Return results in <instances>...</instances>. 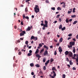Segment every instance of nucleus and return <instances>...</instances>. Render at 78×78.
<instances>
[{"instance_id":"nucleus-1","label":"nucleus","mask_w":78,"mask_h":78,"mask_svg":"<svg viewBox=\"0 0 78 78\" xmlns=\"http://www.w3.org/2000/svg\"><path fill=\"white\" fill-rule=\"evenodd\" d=\"M70 45H68V47L69 48H72L73 45H75V42L71 41L69 42Z\"/></svg>"},{"instance_id":"nucleus-2","label":"nucleus","mask_w":78,"mask_h":78,"mask_svg":"<svg viewBox=\"0 0 78 78\" xmlns=\"http://www.w3.org/2000/svg\"><path fill=\"white\" fill-rule=\"evenodd\" d=\"M38 7V6L37 5H35V7L34 8L36 14H37V12H39V9L37 8Z\"/></svg>"},{"instance_id":"nucleus-3","label":"nucleus","mask_w":78,"mask_h":78,"mask_svg":"<svg viewBox=\"0 0 78 78\" xmlns=\"http://www.w3.org/2000/svg\"><path fill=\"white\" fill-rule=\"evenodd\" d=\"M43 27H42V29L43 30H45L46 28H48V25H46L45 24H43Z\"/></svg>"},{"instance_id":"nucleus-4","label":"nucleus","mask_w":78,"mask_h":78,"mask_svg":"<svg viewBox=\"0 0 78 78\" xmlns=\"http://www.w3.org/2000/svg\"><path fill=\"white\" fill-rule=\"evenodd\" d=\"M25 31H23L20 34V36H24V34H26Z\"/></svg>"},{"instance_id":"nucleus-5","label":"nucleus","mask_w":78,"mask_h":78,"mask_svg":"<svg viewBox=\"0 0 78 78\" xmlns=\"http://www.w3.org/2000/svg\"><path fill=\"white\" fill-rule=\"evenodd\" d=\"M48 54V51L47 50H45L44 53V55H47Z\"/></svg>"},{"instance_id":"nucleus-6","label":"nucleus","mask_w":78,"mask_h":78,"mask_svg":"<svg viewBox=\"0 0 78 78\" xmlns=\"http://www.w3.org/2000/svg\"><path fill=\"white\" fill-rule=\"evenodd\" d=\"M69 55L70 57H72L73 54L71 52H69Z\"/></svg>"},{"instance_id":"nucleus-7","label":"nucleus","mask_w":78,"mask_h":78,"mask_svg":"<svg viewBox=\"0 0 78 78\" xmlns=\"http://www.w3.org/2000/svg\"><path fill=\"white\" fill-rule=\"evenodd\" d=\"M50 62V60H48L47 61H46V62L45 63V66H47V64L49 63V62Z\"/></svg>"},{"instance_id":"nucleus-8","label":"nucleus","mask_w":78,"mask_h":78,"mask_svg":"<svg viewBox=\"0 0 78 78\" xmlns=\"http://www.w3.org/2000/svg\"><path fill=\"white\" fill-rule=\"evenodd\" d=\"M69 53V52L68 51H66L65 52V54L66 55H68Z\"/></svg>"},{"instance_id":"nucleus-9","label":"nucleus","mask_w":78,"mask_h":78,"mask_svg":"<svg viewBox=\"0 0 78 78\" xmlns=\"http://www.w3.org/2000/svg\"><path fill=\"white\" fill-rule=\"evenodd\" d=\"M69 10L70 11H68V14H70V13H71V12H72V9H70Z\"/></svg>"},{"instance_id":"nucleus-10","label":"nucleus","mask_w":78,"mask_h":78,"mask_svg":"<svg viewBox=\"0 0 78 78\" xmlns=\"http://www.w3.org/2000/svg\"><path fill=\"white\" fill-rule=\"evenodd\" d=\"M52 70L54 71V70H55L56 71V67H53L52 69Z\"/></svg>"},{"instance_id":"nucleus-11","label":"nucleus","mask_w":78,"mask_h":78,"mask_svg":"<svg viewBox=\"0 0 78 78\" xmlns=\"http://www.w3.org/2000/svg\"><path fill=\"white\" fill-rule=\"evenodd\" d=\"M31 30V28L30 26L28 27L27 29V31H30Z\"/></svg>"},{"instance_id":"nucleus-12","label":"nucleus","mask_w":78,"mask_h":78,"mask_svg":"<svg viewBox=\"0 0 78 78\" xmlns=\"http://www.w3.org/2000/svg\"><path fill=\"white\" fill-rule=\"evenodd\" d=\"M39 53V49H37L35 53V54H37V53Z\"/></svg>"},{"instance_id":"nucleus-13","label":"nucleus","mask_w":78,"mask_h":78,"mask_svg":"<svg viewBox=\"0 0 78 78\" xmlns=\"http://www.w3.org/2000/svg\"><path fill=\"white\" fill-rule=\"evenodd\" d=\"M36 56L37 57V58H41V55H39V54H37L36 55Z\"/></svg>"},{"instance_id":"nucleus-14","label":"nucleus","mask_w":78,"mask_h":78,"mask_svg":"<svg viewBox=\"0 0 78 78\" xmlns=\"http://www.w3.org/2000/svg\"><path fill=\"white\" fill-rule=\"evenodd\" d=\"M45 24L44 25H48V21H47L45 20Z\"/></svg>"},{"instance_id":"nucleus-15","label":"nucleus","mask_w":78,"mask_h":78,"mask_svg":"<svg viewBox=\"0 0 78 78\" xmlns=\"http://www.w3.org/2000/svg\"><path fill=\"white\" fill-rule=\"evenodd\" d=\"M30 66L31 67H33L34 66V64L33 63H30Z\"/></svg>"},{"instance_id":"nucleus-16","label":"nucleus","mask_w":78,"mask_h":78,"mask_svg":"<svg viewBox=\"0 0 78 78\" xmlns=\"http://www.w3.org/2000/svg\"><path fill=\"white\" fill-rule=\"evenodd\" d=\"M23 19H25V17H26L25 16V14H23Z\"/></svg>"},{"instance_id":"nucleus-17","label":"nucleus","mask_w":78,"mask_h":78,"mask_svg":"<svg viewBox=\"0 0 78 78\" xmlns=\"http://www.w3.org/2000/svg\"><path fill=\"white\" fill-rule=\"evenodd\" d=\"M57 10L58 11H59V10H61V7H58L57 8Z\"/></svg>"},{"instance_id":"nucleus-18","label":"nucleus","mask_w":78,"mask_h":78,"mask_svg":"<svg viewBox=\"0 0 78 78\" xmlns=\"http://www.w3.org/2000/svg\"><path fill=\"white\" fill-rule=\"evenodd\" d=\"M32 55V54L31 53H29L27 54V56H31Z\"/></svg>"},{"instance_id":"nucleus-19","label":"nucleus","mask_w":78,"mask_h":78,"mask_svg":"<svg viewBox=\"0 0 78 78\" xmlns=\"http://www.w3.org/2000/svg\"><path fill=\"white\" fill-rule=\"evenodd\" d=\"M62 37H61L60 39L59 42H62Z\"/></svg>"},{"instance_id":"nucleus-20","label":"nucleus","mask_w":78,"mask_h":78,"mask_svg":"<svg viewBox=\"0 0 78 78\" xmlns=\"http://www.w3.org/2000/svg\"><path fill=\"white\" fill-rule=\"evenodd\" d=\"M62 25L61 24L59 26V29H62Z\"/></svg>"},{"instance_id":"nucleus-21","label":"nucleus","mask_w":78,"mask_h":78,"mask_svg":"<svg viewBox=\"0 0 78 78\" xmlns=\"http://www.w3.org/2000/svg\"><path fill=\"white\" fill-rule=\"evenodd\" d=\"M76 23H77V21H75L73 23V25H75Z\"/></svg>"},{"instance_id":"nucleus-22","label":"nucleus","mask_w":78,"mask_h":78,"mask_svg":"<svg viewBox=\"0 0 78 78\" xmlns=\"http://www.w3.org/2000/svg\"><path fill=\"white\" fill-rule=\"evenodd\" d=\"M66 30V27H64L63 28H62V31H64V30Z\"/></svg>"},{"instance_id":"nucleus-23","label":"nucleus","mask_w":78,"mask_h":78,"mask_svg":"<svg viewBox=\"0 0 78 78\" xmlns=\"http://www.w3.org/2000/svg\"><path fill=\"white\" fill-rule=\"evenodd\" d=\"M76 15H72L71 17H72V18H74L75 17H76Z\"/></svg>"},{"instance_id":"nucleus-24","label":"nucleus","mask_w":78,"mask_h":78,"mask_svg":"<svg viewBox=\"0 0 78 78\" xmlns=\"http://www.w3.org/2000/svg\"><path fill=\"white\" fill-rule=\"evenodd\" d=\"M34 36H32L31 37V40H32V39H34Z\"/></svg>"},{"instance_id":"nucleus-25","label":"nucleus","mask_w":78,"mask_h":78,"mask_svg":"<svg viewBox=\"0 0 78 78\" xmlns=\"http://www.w3.org/2000/svg\"><path fill=\"white\" fill-rule=\"evenodd\" d=\"M34 39L35 41H37V38L36 37H34Z\"/></svg>"},{"instance_id":"nucleus-26","label":"nucleus","mask_w":78,"mask_h":78,"mask_svg":"<svg viewBox=\"0 0 78 78\" xmlns=\"http://www.w3.org/2000/svg\"><path fill=\"white\" fill-rule=\"evenodd\" d=\"M75 7H74L73 8V12L74 13L75 12Z\"/></svg>"},{"instance_id":"nucleus-27","label":"nucleus","mask_w":78,"mask_h":78,"mask_svg":"<svg viewBox=\"0 0 78 78\" xmlns=\"http://www.w3.org/2000/svg\"><path fill=\"white\" fill-rule=\"evenodd\" d=\"M45 61H46V58H43V62H45Z\"/></svg>"},{"instance_id":"nucleus-28","label":"nucleus","mask_w":78,"mask_h":78,"mask_svg":"<svg viewBox=\"0 0 78 78\" xmlns=\"http://www.w3.org/2000/svg\"><path fill=\"white\" fill-rule=\"evenodd\" d=\"M41 26H43V25L44 24L43 23H44V22H43V21H41Z\"/></svg>"},{"instance_id":"nucleus-29","label":"nucleus","mask_w":78,"mask_h":78,"mask_svg":"<svg viewBox=\"0 0 78 78\" xmlns=\"http://www.w3.org/2000/svg\"><path fill=\"white\" fill-rule=\"evenodd\" d=\"M25 19H27V20H29V17L28 16H26L25 17Z\"/></svg>"},{"instance_id":"nucleus-30","label":"nucleus","mask_w":78,"mask_h":78,"mask_svg":"<svg viewBox=\"0 0 78 78\" xmlns=\"http://www.w3.org/2000/svg\"><path fill=\"white\" fill-rule=\"evenodd\" d=\"M25 11H26V12H28V8H26L25 9Z\"/></svg>"},{"instance_id":"nucleus-31","label":"nucleus","mask_w":78,"mask_h":78,"mask_svg":"<svg viewBox=\"0 0 78 78\" xmlns=\"http://www.w3.org/2000/svg\"><path fill=\"white\" fill-rule=\"evenodd\" d=\"M69 22V20H68V19H66V23H68Z\"/></svg>"},{"instance_id":"nucleus-32","label":"nucleus","mask_w":78,"mask_h":78,"mask_svg":"<svg viewBox=\"0 0 78 78\" xmlns=\"http://www.w3.org/2000/svg\"><path fill=\"white\" fill-rule=\"evenodd\" d=\"M63 7L64 8H66V3H64L63 5Z\"/></svg>"},{"instance_id":"nucleus-33","label":"nucleus","mask_w":78,"mask_h":78,"mask_svg":"<svg viewBox=\"0 0 78 78\" xmlns=\"http://www.w3.org/2000/svg\"><path fill=\"white\" fill-rule=\"evenodd\" d=\"M62 78H66V75H65V74H63L62 75Z\"/></svg>"},{"instance_id":"nucleus-34","label":"nucleus","mask_w":78,"mask_h":78,"mask_svg":"<svg viewBox=\"0 0 78 78\" xmlns=\"http://www.w3.org/2000/svg\"><path fill=\"white\" fill-rule=\"evenodd\" d=\"M35 66L37 67H39L40 66H39V64H37Z\"/></svg>"},{"instance_id":"nucleus-35","label":"nucleus","mask_w":78,"mask_h":78,"mask_svg":"<svg viewBox=\"0 0 78 78\" xmlns=\"http://www.w3.org/2000/svg\"><path fill=\"white\" fill-rule=\"evenodd\" d=\"M43 70H46V67H45V66H44L43 67Z\"/></svg>"},{"instance_id":"nucleus-36","label":"nucleus","mask_w":78,"mask_h":78,"mask_svg":"<svg viewBox=\"0 0 78 78\" xmlns=\"http://www.w3.org/2000/svg\"><path fill=\"white\" fill-rule=\"evenodd\" d=\"M57 55V52L56 51H55L54 52V55Z\"/></svg>"},{"instance_id":"nucleus-37","label":"nucleus","mask_w":78,"mask_h":78,"mask_svg":"<svg viewBox=\"0 0 78 78\" xmlns=\"http://www.w3.org/2000/svg\"><path fill=\"white\" fill-rule=\"evenodd\" d=\"M59 51L60 52V53H61V52H62V49H59Z\"/></svg>"},{"instance_id":"nucleus-38","label":"nucleus","mask_w":78,"mask_h":78,"mask_svg":"<svg viewBox=\"0 0 78 78\" xmlns=\"http://www.w3.org/2000/svg\"><path fill=\"white\" fill-rule=\"evenodd\" d=\"M39 73L40 74H42V73H43V72H42L41 70H40Z\"/></svg>"},{"instance_id":"nucleus-39","label":"nucleus","mask_w":78,"mask_h":78,"mask_svg":"<svg viewBox=\"0 0 78 78\" xmlns=\"http://www.w3.org/2000/svg\"><path fill=\"white\" fill-rule=\"evenodd\" d=\"M51 9L52 10H53V11H55V7H52Z\"/></svg>"},{"instance_id":"nucleus-40","label":"nucleus","mask_w":78,"mask_h":78,"mask_svg":"<svg viewBox=\"0 0 78 78\" xmlns=\"http://www.w3.org/2000/svg\"><path fill=\"white\" fill-rule=\"evenodd\" d=\"M44 49L43 48L41 50V51H40V53H42V52L44 51Z\"/></svg>"},{"instance_id":"nucleus-41","label":"nucleus","mask_w":78,"mask_h":78,"mask_svg":"<svg viewBox=\"0 0 78 78\" xmlns=\"http://www.w3.org/2000/svg\"><path fill=\"white\" fill-rule=\"evenodd\" d=\"M69 64H70V65H72V61L71 60H70L69 62Z\"/></svg>"},{"instance_id":"nucleus-42","label":"nucleus","mask_w":78,"mask_h":78,"mask_svg":"<svg viewBox=\"0 0 78 78\" xmlns=\"http://www.w3.org/2000/svg\"><path fill=\"white\" fill-rule=\"evenodd\" d=\"M39 47H42V44H41L40 43L39 44Z\"/></svg>"},{"instance_id":"nucleus-43","label":"nucleus","mask_w":78,"mask_h":78,"mask_svg":"<svg viewBox=\"0 0 78 78\" xmlns=\"http://www.w3.org/2000/svg\"><path fill=\"white\" fill-rule=\"evenodd\" d=\"M25 44L26 45H27V44H28V41H26L25 42Z\"/></svg>"},{"instance_id":"nucleus-44","label":"nucleus","mask_w":78,"mask_h":78,"mask_svg":"<svg viewBox=\"0 0 78 78\" xmlns=\"http://www.w3.org/2000/svg\"><path fill=\"white\" fill-rule=\"evenodd\" d=\"M68 36H72V34H69L68 35Z\"/></svg>"},{"instance_id":"nucleus-45","label":"nucleus","mask_w":78,"mask_h":78,"mask_svg":"<svg viewBox=\"0 0 78 78\" xmlns=\"http://www.w3.org/2000/svg\"><path fill=\"white\" fill-rule=\"evenodd\" d=\"M53 61H54V59L51 58V62Z\"/></svg>"},{"instance_id":"nucleus-46","label":"nucleus","mask_w":78,"mask_h":78,"mask_svg":"<svg viewBox=\"0 0 78 78\" xmlns=\"http://www.w3.org/2000/svg\"><path fill=\"white\" fill-rule=\"evenodd\" d=\"M66 61L67 62H69V59L68 58H66Z\"/></svg>"},{"instance_id":"nucleus-47","label":"nucleus","mask_w":78,"mask_h":78,"mask_svg":"<svg viewBox=\"0 0 78 78\" xmlns=\"http://www.w3.org/2000/svg\"><path fill=\"white\" fill-rule=\"evenodd\" d=\"M31 0H26V3H27V2H30Z\"/></svg>"},{"instance_id":"nucleus-48","label":"nucleus","mask_w":78,"mask_h":78,"mask_svg":"<svg viewBox=\"0 0 78 78\" xmlns=\"http://www.w3.org/2000/svg\"><path fill=\"white\" fill-rule=\"evenodd\" d=\"M58 22V21H55L54 22H53L54 23H56Z\"/></svg>"},{"instance_id":"nucleus-49","label":"nucleus","mask_w":78,"mask_h":78,"mask_svg":"<svg viewBox=\"0 0 78 78\" xmlns=\"http://www.w3.org/2000/svg\"><path fill=\"white\" fill-rule=\"evenodd\" d=\"M59 16H60V15H57L56 16L57 18H59Z\"/></svg>"},{"instance_id":"nucleus-50","label":"nucleus","mask_w":78,"mask_h":78,"mask_svg":"<svg viewBox=\"0 0 78 78\" xmlns=\"http://www.w3.org/2000/svg\"><path fill=\"white\" fill-rule=\"evenodd\" d=\"M15 51H17V50H18V48H16L15 49Z\"/></svg>"},{"instance_id":"nucleus-51","label":"nucleus","mask_w":78,"mask_h":78,"mask_svg":"<svg viewBox=\"0 0 78 78\" xmlns=\"http://www.w3.org/2000/svg\"><path fill=\"white\" fill-rule=\"evenodd\" d=\"M34 72H32L31 73V75H34Z\"/></svg>"},{"instance_id":"nucleus-52","label":"nucleus","mask_w":78,"mask_h":78,"mask_svg":"<svg viewBox=\"0 0 78 78\" xmlns=\"http://www.w3.org/2000/svg\"><path fill=\"white\" fill-rule=\"evenodd\" d=\"M44 48H47V46H46V45H44Z\"/></svg>"},{"instance_id":"nucleus-53","label":"nucleus","mask_w":78,"mask_h":78,"mask_svg":"<svg viewBox=\"0 0 78 78\" xmlns=\"http://www.w3.org/2000/svg\"><path fill=\"white\" fill-rule=\"evenodd\" d=\"M21 25H23V21H22L21 23Z\"/></svg>"},{"instance_id":"nucleus-54","label":"nucleus","mask_w":78,"mask_h":78,"mask_svg":"<svg viewBox=\"0 0 78 78\" xmlns=\"http://www.w3.org/2000/svg\"><path fill=\"white\" fill-rule=\"evenodd\" d=\"M73 51L74 53H75V49H73Z\"/></svg>"},{"instance_id":"nucleus-55","label":"nucleus","mask_w":78,"mask_h":78,"mask_svg":"<svg viewBox=\"0 0 78 78\" xmlns=\"http://www.w3.org/2000/svg\"><path fill=\"white\" fill-rule=\"evenodd\" d=\"M56 45L57 46H59V43H57V44H56Z\"/></svg>"},{"instance_id":"nucleus-56","label":"nucleus","mask_w":78,"mask_h":78,"mask_svg":"<svg viewBox=\"0 0 78 78\" xmlns=\"http://www.w3.org/2000/svg\"><path fill=\"white\" fill-rule=\"evenodd\" d=\"M56 76V73H55V74H54L53 76L55 77V76Z\"/></svg>"},{"instance_id":"nucleus-57","label":"nucleus","mask_w":78,"mask_h":78,"mask_svg":"<svg viewBox=\"0 0 78 78\" xmlns=\"http://www.w3.org/2000/svg\"><path fill=\"white\" fill-rule=\"evenodd\" d=\"M59 21H60V22H61V21H62V20L61 19V18H59Z\"/></svg>"},{"instance_id":"nucleus-58","label":"nucleus","mask_w":78,"mask_h":78,"mask_svg":"<svg viewBox=\"0 0 78 78\" xmlns=\"http://www.w3.org/2000/svg\"><path fill=\"white\" fill-rule=\"evenodd\" d=\"M54 41H55V42H58V41L56 39H54Z\"/></svg>"},{"instance_id":"nucleus-59","label":"nucleus","mask_w":78,"mask_h":78,"mask_svg":"<svg viewBox=\"0 0 78 78\" xmlns=\"http://www.w3.org/2000/svg\"><path fill=\"white\" fill-rule=\"evenodd\" d=\"M72 19H70L69 20V22H72Z\"/></svg>"},{"instance_id":"nucleus-60","label":"nucleus","mask_w":78,"mask_h":78,"mask_svg":"<svg viewBox=\"0 0 78 78\" xmlns=\"http://www.w3.org/2000/svg\"><path fill=\"white\" fill-rule=\"evenodd\" d=\"M20 40H21V41H23V38H20Z\"/></svg>"},{"instance_id":"nucleus-61","label":"nucleus","mask_w":78,"mask_h":78,"mask_svg":"<svg viewBox=\"0 0 78 78\" xmlns=\"http://www.w3.org/2000/svg\"><path fill=\"white\" fill-rule=\"evenodd\" d=\"M29 52L30 53H32V51H31V50H30L29 51Z\"/></svg>"},{"instance_id":"nucleus-62","label":"nucleus","mask_w":78,"mask_h":78,"mask_svg":"<svg viewBox=\"0 0 78 78\" xmlns=\"http://www.w3.org/2000/svg\"><path fill=\"white\" fill-rule=\"evenodd\" d=\"M73 70H76V68H75V67H73Z\"/></svg>"},{"instance_id":"nucleus-63","label":"nucleus","mask_w":78,"mask_h":78,"mask_svg":"<svg viewBox=\"0 0 78 78\" xmlns=\"http://www.w3.org/2000/svg\"><path fill=\"white\" fill-rule=\"evenodd\" d=\"M76 62H78V58H76Z\"/></svg>"},{"instance_id":"nucleus-64","label":"nucleus","mask_w":78,"mask_h":78,"mask_svg":"<svg viewBox=\"0 0 78 78\" xmlns=\"http://www.w3.org/2000/svg\"><path fill=\"white\" fill-rule=\"evenodd\" d=\"M76 57L77 58H78V54L76 55Z\"/></svg>"}]
</instances>
